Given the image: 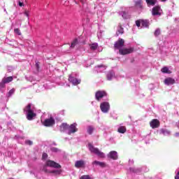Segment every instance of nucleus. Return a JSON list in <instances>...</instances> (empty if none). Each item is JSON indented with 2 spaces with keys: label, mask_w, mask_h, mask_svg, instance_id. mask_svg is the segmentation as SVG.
<instances>
[{
  "label": "nucleus",
  "mask_w": 179,
  "mask_h": 179,
  "mask_svg": "<svg viewBox=\"0 0 179 179\" xmlns=\"http://www.w3.org/2000/svg\"><path fill=\"white\" fill-rule=\"evenodd\" d=\"M47 167H53V169H61L60 164L52 160H48L42 169V171H44V173H50L51 171H48V169H47Z\"/></svg>",
  "instance_id": "1"
},
{
  "label": "nucleus",
  "mask_w": 179,
  "mask_h": 179,
  "mask_svg": "<svg viewBox=\"0 0 179 179\" xmlns=\"http://www.w3.org/2000/svg\"><path fill=\"white\" fill-rule=\"evenodd\" d=\"M24 111L27 113V120L28 121H32L35 117L37 116V114L31 110V103H29L24 108Z\"/></svg>",
  "instance_id": "2"
},
{
  "label": "nucleus",
  "mask_w": 179,
  "mask_h": 179,
  "mask_svg": "<svg viewBox=\"0 0 179 179\" xmlns=\"http://www.w3.org/2000/svg\"><path fill=\"white\" fill-rule=\"evenodd\" d=\"M88 146L91 153H94V155H96V156H99V157H101V158L106 157V155L103 154V152L100 151L99 148H94V146H93V145L92 144L88 145Z\"/></svg>",
  "instance_id": "3"
},
{
  "label": "nucleus",
  "mask_w": 179,
  "mask_h": 179,
  "mask_svg": "<svg viewBox=\"0 0 179 179\" xmlns=\"http://www.w3.org/2000/svg\"><path fill=\"white\" fill-rule=\"evenodd\" d=\"M79 44V41L78 40V38H75L74 40L72 41L71 44H66L64 48H67V50H65L66 52H69V51H71V50H73V48H75V47H76V45H78Z\"/></svg>",
  "instance_id": "4"
},
{
  "label": "nucleus",
  "mask_w": 179,
  "mask_h": 179,
  "mask_svg": "<svg viewBox=\"0 0 179 179\" xmlns=\"http://www.w3.org/2000/svg\"><path fill=\"white\" fill-rule=\"evenodd\" d=\"M134 52V48H122L119 50V54L120 55H127L128 54H132Z\"/></svg>",
  "instance_id": "5"
},
{
  "label": "nucleus",
  "mask_w": 179,
  "mask_h": 179,
  "mask_svg": "<svg viewBox=\"0 0 179 179\" xmlns=\"http://www.w3.org/2000/svg\"><path fill=\"white\" fill-rule=\"evenodd\" d=\"M107 96V92L104 90H99L95 94L96 99L98 101H100L101 99H103V97H106Z\"/></svg>",
  "instance_id": "6"
},
{
  "label": "nucleus",
  "mask_w": 179,
  "mask_h": 179,
  "mask_svg": "<svg viewBox=\"0 0 179 179\" xmlns=\"http://www.w3.org/2000/svg\"><path fill=\"white\" fill-rule=\"evenodd\" d=\"M124 44H125V41L122 38H119L118 41L115 43L114 47L116 50H121L122 47H124Z\"/></svg>",
  "instance_id": "7"
},
{
  "label": "nucleus",
  "mask_w": 179,
  "mask_h": 179,
  "mask_svg": "<svg viewBox=\"0 0 179 179\" xmlns=\"http://www.w3.org/2000/svg\"><path fill=\"white\" fill-rule=\"evenodd\" d=\"M100 108L102 113H108V110H110V103L108 102L101 103Z\"/></svg>",
  "instance_id": "8"
},
{
  "label": "nucleus",
  "mask_w": 179,
  "mask_h": 179,
  "mask_svg": "<svg viewBox=\"0 0 179 179\" xmlns=\"http://www.w3.org/2000/svg\"><path fill=\"white\" fill-rule=\"evenodd\" d=\"M55 120L52 117L45 120L43 122V125L45 127H52V125H55Z\"/></svg>",
  "instance_id": "9"
},
{
  "label": "nucleus",
  "mask_w": 179,
  "mask_h": 179,
  "mask_svg": "<svg viewBox=\"0 0 179 179\" xmlns=\"http://www.w3.org/2000/svg\"><path fill=\"white\" fill-rule=\"evenodd\" d=\"M150 125L152 129H155V128H159V127H160V121L157 119H153L150 122Z\"/></svg>",
  "instance_id": "10"
},
{
  "label": "nucleus",
  "mask_w": 179,
  "mask_h": 179,
  "mask_svg": "<svg viewBox=\"0 0 179 179\" xmlns=\"http://www.w3.org/2000/svg\"><path fill=\"white\" fill-rule=\"evenodd\" d=\"M76 127H78V124L76 123H73L69 126V135H71V134H75V132H78V129Z\"/></svg>",
  "instance_id": "11"
},
{
  "label": "nucleus",
  "mask_w": 179,
  "mask_h": 179,
  "mask_svg": "<svg viewBox=\"0 0 179 179\" xmlns=\"http://www.w3.org/2000/svg\"><path fill=\"white\" fill-rule=\"evenodd\" d=\"M152 16H160L162 13H160V6H156L153 7L152 10Z\"/></svg>",
  "instance_id": "12"
},
{
  "label": "nucleus",
  "mask_w": 179,
  "mask_h": 179,
  "mask_svg": "<svg viewBox=\"0 0 179 179\" xmlns=\"http://www.w3.org/2000/svg\"><path fill=\"white\" fill-rule=\"evenodd\" d=\"M69 82H71V83H72L75 86H76L77 85H80L81 82L80 80H78V78H76L75 77H72V76H70L69 78Z\"/></svg>",
  "instance_id": "13"
},
{
  "label": "nucleus",
  "mask_w": 179,
  "mask_h": 179,
  "mask_svg": "<svg viewBox=\"0 0 179 179\" xmlns=\"http://www.w3.org/2000/svg\"><path fill=\"white\" fill-rule=\"evenodd\" d=\"M85 161L83 160H78V161H76V163H75V167L76 169H83V167H85Z\"/></svg>",
  "instance_id": "14"
},
{
  "label": "nucleus",
  "mask_w": 179,
  "mask_h": 179,
  "mask_svg": "<svg viewBox=\"0 0 179 179\" xmlns=\"http://www.w3.org/2000/svg\"><path fill=\"white\" fill-rule=\"evenodd\" d=\"M164 83L167 85V86H170V85H174L176 83V80L173 78H167L164 80Z\"/></svg>",
  "instance_id": "15"
},
{
  "label": "nucleus",
  "mask_w": 179,
  "mask_h": 179,
  "mask_svg": "<svg viewBox=\"0 0 179 179\" xmlns=\"http://www.w3.org/2000/svg\"><path fill=\"white\" fill-rule=\"evenodd\" d=\"M108 157H109V159H112L113 160H117V159H118V155L117 154V152L111 151L108 153Z\"/></svg>",
  "instance_id": "16"
},
{
  "label": "nucleus",
  "mask_w": 179,
  "mask_h": 179,
  "mask_svg": "<svg viewBox=\"0 0 179 179\" xmlns=\"http://www.w3.org/2000/svg\"><path fill=\"white\" fill-rule=\"evenodd\" d=\"M60 131H66V129H69V124H68L67 123H62L60 127Z\"/></svg>",
  "instance_id": "17"
},
{
  "label": "nucleus",
  "mask_w": 179,
  "mask_h": 179,
  "mask_svg": "<svg viewBox=\"0 0 179 179\" xmlns=\"http://www.w3.org/2000/svg\"><path fill=\"white\" fill-rule=\"evenodd\" d=\"M150 24L149 20H141V26L143 27L149 28Z\"/></svg>",
  "instance_id": "18"
},
{
  "label": "nucleus",
  "mask_w": 179,
  "mask_h": 179,
  "mask_svg": "<svg viewBox=\"0 0 179 179\" xmlns=\"http://www.w3.org/2000/svg\"><path fill=\"white\" fill-rule=\"evenodd\" d=\"M148 6H155L156 5L157 0H145Z\"/></svg>",
  "instance_id": "19"
},
{
  "label": "nucleus",
  "mask_w": 179,
  "mask_h": 179,
  "mask_svg": "<svg viewBox=\"0 0 179 179\" xmlns=\"http://www.w3.org/2000/svg\"><path fill=\"white\" fill-rule=\"evenodd\" d=\"M12 80H13V77L12 76L6 77L3 78L2 83L5 85L6 83H9L10 82H12Z\"/></svg>",
  "instance_id": "20"
},
{
  "label": "nucleus",
  "mask_w": 179,
  "mask_h": 179,
  "mask_svg": "<svg viewBox=\"0 0 179 179\" xmlns=\"http://www.w3.org/2000/svg\"><path fill=\"white\" fill-rule=\"evenodd\" d=\"M93 165H96V166H99V167H102L104 168L106 167V163L104 162H99V161H94L92 162Z\"/></svg>",
  "instance_id": "21"
},
{
  "label": "nucleus",
  "mask_w": 179,
  "mask_h": 179,
  "mask_svg": "<svg viewBox=\"0 0 179 179\" xmlns=\"http://www.w3.org/2000/svg\"><path fill=\"white\" fill-rule=\"evenodd\" d=\"M117 132H119V134H125V132H127V127L125 126L119 127Z\"/></svg>",
  "instance_id": "22"
},
{
  "label": "nucleus",
  "mask_w": 179,
  "mask_h": 179,
  "mask_svg": "<svg viewBox=\"0 0 179 179\" xmlns=\"http://www.w3.org/2000/svg\"><path fill=\"white\" fill-rule=\"evenodd\" d=\"M93 131H94V127L93 126H88L87 129V132L89 135H92L93 134Z\"/></svg>",
  "instance_id": "23"
},
{
  "label": "nucleus",
  "mask_w": 179,
  "mask_h": 179,
  "mask_svg": "<svg viewBox=\"0 0 179 179\" xmlns=\"http://www.w3.org/2000/svg\"><path fill=\"white\" fill-rule=\"evenodd\" d=\"M90 50H92V51H96L97 50V48L99 47V45L97 43H92L90 45Z\"/></svg>",
  "instance_id": "24"
},
{
  "label": "nucleus",
  "mask_w": 179,
  "mask_h": 179,
  "mask_svg": "<svg viewBox=\"0 0 179 179\" xmlns=\"http://www.w3.org/2000/svg\"><path fill=\"white\" fill-rule=\"evenodd\" d=\"M162 34V31L160 30V28H157L155 32H154V36L155 37H159Z\"/></svg>",
  "instance_id": "25"
},
{
  "label": "nucleus",
  "mask_w": 179,
  "mask_h": 179,
  "mask_svg": "<svg viewBox=\"0 0 179 179\" xmlns=\"http://www.w3.org/2000/svg\"><path fill=\"white\" fill-rule=\"evenodd\" d=\"M160 134H162V135H170V131H169L167 129H162L160 130Z\"/></svg>",
  "instance_id": "26"
},
{
  "label": "nucleus",
  "mask_w": 179,
  "mask_h": 179,
  "mask_svg": "<svg viewBox=\"0 0 179 179\" xmlns=\"http://www.w3.org/2000/svg\"><path fill=\"white\" fill-rule=\"evenodd\" d=\"M50 173L55 174L56 176H58V175L61 174V170L50 171Z\"/></svg>",
  "instance_id": "27"
},
{
  "label": "nucleus",
  "mask_w": 179,
  "mask_h": 179,
  "mask_svg": "<svg viewBox=\"0 0 179 179\" xmlns=\"http://www.w3.org/2000/svg\"><path fill=\"white\" fill-rule=\"evenodd\" d=\"M161 71L162 72V73H169V68L164 66L161 69Z\"/></svg>",
  "instance_id": "28"
},
{
  "label": "nucleus",
  "mask_w": 179,
  "mask_h": 179,
  "mask_svg": "<svg viewBox=\"0 0 179 179\" xmlns=\"http://www.w3.org/2000/svg\"><path fill=\"white\" fill-rule=\"evenodd\" d=\"M14 33H15V34H17V36H22V32H20V29H19L18 28L14 29Z\"/></svg>",
  "instance_id": "29"
},
{
  "label": "nucleus",
  "mask_w": 179,
  "mask_h": 179,
  "mask_svg": "<svg viewBox=\"0 0 179 179\" xmlns=\"http://www.w3.org/2000/svg\"><path fill=\"white\" fill-rule=\"evenodd\" d=\"M141 24H142V20H138L136 21V26H137V27H141Z\"/></svg>",
  "instance_id": "30"
},
{
  "label": "nucleus",
  "mask_w": 179,
  "mask_h": 179,
  "mask_svg": "<svg viewBox=\"0 0 179 179\" xmlns=\"http://www.w3.org/2000/svg\"><path fill=\"white\" fill-rule=\"evenodd\" d=\"M13 93H15V89L13 88L11 89L8 93V97H10V96H12V94H13Z\"/></svg>",
  "instance_id": "31"
},
{
  "label": "nucleus",
  "mask_w": 179,
  "mask_h": 179,
  "mask_svg": "<svg viewBox=\"0 0 179 179\" xmlns=\"http://www.w3.org/2000/svg\"><path fill=\"white\" fill-rule=\"evenodd\" d=\"M117 33H119V34H124V28H122V26H120V29L117 30Z\"/></svg>",
  "instance_id": "32"
},
{
  "label": "nucleus",
  "mask_w": 179,
  "mask_h": 179,
  "mask_svg": "<svg viewBox=\"0 0 179 179\" xmlns=\"http://www.w3.org/2000/svg\"><path fill=\"white\" fill-rule=\"evenodd\" d=\"M80 179H92V178L89 175H84L81 176Z\"/></svg>",
  "instance_id": "33"
},
{
  "label": "nucleus",
  "mask_w": 179,
  "mask_h": 179,
  "mask_svg": "<svg viewBox=\"0 0 179 179\" xmlns=\"http://www.w3.org/2000/svg\"><path fill=\"white\" fill-rule=\"evenodd\" d=\"M50 150H51V152H54L55 153H57V152H59V150L55 147L50 148Z\"/></svg>",
  "instance_id": "34"
},
{
  "label": "nucleus",
  "mask_w": 179,
  "mask_h": 179,
  "mask_svg": "<svg viewBox=\"0 0 179 179\" xmlns=\"http://www.w3.org/2000/svg\"><path fill=\"white\" fill-rule=\"evenodd\" d=\"M95 68H104V69H106L107 68V66L104 65V64H99L95 66Z\"/></svg>",
  "instance_id": "35"
},
{
  "label": "nucleus",
  "mask_w": 179,
  "mask_h": 179,
  "mask_svg": "<svg viewBox=\"0 0 179 179\" xmlns=\"http://www.w3.org/2000/svg\"><path fill=\"white\" fill-rule=\"evenodd\" d=\"M26 145H29V146H31V145H33V141H30V140H27L25 141Z\"/></svg>",
  "instance_id": "36"
},
{
  "label": "nucleus",
  "mask_w": 179,
  "mask_h": 179,
  "mask_svg": "<svg viewBox=\"0 0 179 179\" xmlns=\"http://www.w3.org/2000/svg\"><path fill=\"white\" fill-rule=\"evenodd\" d=\"M47 157H48V155L45 152H43V154L42 155L43 160H45V159H47Z\"/></svg>",
  "instance_id": "37"
},
{
  "label": "nucleus",
  "mask_w": 179,
  "mask_h": 179,
  "mask_svg": "<svg viewBox=\"0 0 179 179\" xmlns=\"http://www.w3.org/2000/svg\"><path fill=\"white\" fill-rule=\"evenodd\" d=\"M35 65H36V71H39L40 70V62H36Z\"/></svg>",
  "instance_id": "38"
},
{
  "label": "nucleus",
  "mask_w": 179,
  "mask_h": 179,
  "mask_svg": "<svg viewBox=\"0 0 179 179\" xmlns=\"http://www.w3.org/2000/svg\"><path fill=\"white\" fill-rule=\"evenodd\" d=\"M122 17H123L124 19H127V13H125L124 11L122 12Z\"/></svg>",
  "instance_id": "39"
},
{
  "label": "nucleus",
  "mask_w": 179,
  "mask_h": 179,
  "mask_svg": "<svg viewBox=\"0 0 179 179\" xmlns=\"http://www.w3.org/2000/svg\"><path fill=\"white\" fill-rule=\"evenodd\" d=\"M65 50H68V48H65V45L63 47V51L64 52H66L65 51Z\"/></svg>",
  "instance_id": "40"
},
{
  "label": "nucleus",
  "mask_w": 179,
  "mask_h": 179,
  "mask_svg": "<svg viewBox=\"0 0 179 179\" xmlns=\"http://www.w3.org/2000/svg\"><path fill=\"white\" fill-rule=\"evenodd\" d=\"M175 179H179V171L178 172V174L175 176Z\"/></svg>",
  "instance_id": "41"
},
{
  "label": "nucleus",
  "mask_w": 179,
  "mask_h": 179,
  "mask_svg": "<svg viewBox=\"0 0 179 179\" xmlns=\"http://www.w3.org/2000/svg\"><path fill=\"white\" fill-rule=\"evenodd\" d=\"M19 6H23V2L19 1Z\"/></svg>",
  "instance_id": "42"
},
{
  "label": "nucleus",
  "mask_w": 179,
  "mask_h": 179,
  "mask_svg": "<svg viewBox=\"0 0 179 179\" xmlns=\"http://www.w3.org/2000/svg\"><path fill=\"white\" fill-rule=\"evenodd\" d=\"M24 15H27V17H29V12L25 11Z\"/></svg>",
  "instance_id": "43"
},
{
  "label": "nucleus",
  "mask_w": 179,
  "mask_h": 179,
  "mask_svg": "<svg viewBox=\"0 0 179 179\" xmlns=\"http://www.w3.org/2000/svg\"><path fill=\"white\" fill-rule=\"evenodd\" d=\"M139 5V8H142V6L141 5V3H138Z\"/></svg>",
  "instance_id": "44"
},
{
  "label": "nucleus",
  "mask_w": 179,
  "mask_h": 179,
  "mask_svg": "<svg viewBox=\"0 0 179 179\" xmlns=\"http://www.w3.org/2000/svg\"><path fill=\"white\" fill-rule=\"evenodd\" d=\"M162 1V2H166V1H167V0H161Z\"/></svg>",
  "instance_id": "45"
},
{
  "label": "nucleus",
  "mask_w": 179,
  "mask_h": 179,
  "mask_svg": "<svg viewBox=\"0 0 179 179\" xmlns=\"http://www.w3.org/2000/svg\"><path fill=\"white\" fill-rule=\"evenodd\" d=\"M178 135H179V133H176V136H178Z\"/></svg>",
  "instance_id": "46"
},
{
  "label": "nucleus",
  "mask_w": 179,
  "mask_h": 179,
  "mask_svg": "<svg viewBox=\"0 0 179 179\" xmlns=\"http://www.w3.org/2000/svg\"><path fill=\"white\" fill-rule=\"evenodd\" d=\"M80 1L83 3V0H80Z\"/></svg>",
  "instance_id": "47"
}]
</instances>
